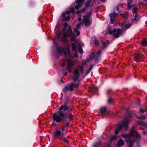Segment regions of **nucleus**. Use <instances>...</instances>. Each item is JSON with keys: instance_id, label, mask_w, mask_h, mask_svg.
<instances>
[{"instance_id": "f257e3e1", "label": "nucleus", "mask_w": 147, "mask_h": 147, "mask_svg": "<svg viewBox=\"0 0 147 147\" xmlns=\"http://www.w3.org/2000/svg\"><path fill=\"white\" fill-rule=\"evenodd\" d=\"M68 35L71 38V40L74 42L72 44L73 50L74 52H77L78 50L80 53H83V51L81 45L77 42H75L76 36L74 33H73L71 30V27L70 26H68V30L67 33H63L62 36L60 32L59 34H57V36L55 38L53 42H54L56 40H61L64 43H65L67 41Z\"/></svg>"}, {"instance_id": "f03ea898", "label": "nucleus", "mask_w": 147, "mask_h": 147, "mask_svg": "<svg viewBox=\"0 0 147 147\" xmlns=\"http://www.w3.org/2000/svg\"><path fill=\"white\" fill-rule=\"evenodd\" d=\"M57 51L60 54L62 53L64 54L67 61L68 71L69 72H71V69L74 65V62L71 59L72 57V56L70 53L69 46H67L66 47H58Z\"/></svg>"}, {"instance_id": "7ed1b4c3", "label": "nucleus", "mask_w": 147, "mask_h": 147, "mask_svg": "<svg viewBox=\"0 0 147 147\" xmlns=\"http://www.w3.org/2000/svg\"><path fill=\"white\" fill-rule=\"evenodd\" d=\"M121 136L124 138H128L126 142L129 145V147H131L133 146L136 140H139L141 138L138 132L133 129L129 132V134H122Z\"/></svg>"}, {"instance_id": "20e7f679", "label": "nucleus", "mask_w": 147, "mask_h": 147, "mask_svg": "<svg viewBox=\"0 0 147 147\" xmlns=\"http://www.w3.org/2000/svg\"><path fill=\"white\" fill-rule=\"evenodd\" d=\"M53 117V120L57 122L62 121L65 119V115L62 111H58L57 113H54Z\"/></svg>"}, {"instance_id": "39448f33", "label": "nucleus", "mask_w": 147, "mask_h": 147, "mask_svg": "<svg viewBox=\"0 0 147 147\" xmlns=\"http://www.w3.org/2000/svg\"><path fill=\"white\" fill-rule=\"evenodd\" d=\"M79 71L83 73V67L82 66H78L75 69L73 76L72 77V80L74 82L77 81L78 80L79 76Z\"/></svg>"}, {"instance_id": "423d86ee", "label": "nucleus", "mask_w": 147, "mask_h": 147, "mask_svg": "<svg viewBox=\"0 0 147 147\" xmlns=\"http://www.w3.org/2000/svg\"><path fill=\"white\" fill-rule=\"evenodd\" d=\"M102 53L101 50H99L96 52H92L90 55L89 57L87 58L85 61V63H88L92 61L93 59H96Z\"/></svg>"}, {"instance_id": "0eeeda50", "label": "nucleus", "mask_w": 147, "mask_h": 147, "mask_svg": "<svg viewBox=\"0 0 147 147\" xmlns=\"http://www.w3.org/2000/svg\"><path fill=\"white\" fill-rule=\"evenodd\" d=\"M91 13L92 11H90L89 13L84 16L82 23L86 26H90L91 24L92 20L90 16Z\"/></svg>"}, {"instance_id": "6e6552de", "label": "nucleus", "mask_w": 147, "mask_h": 147, "mask_svg": "<svg viewBox=\"0 0 147 147\" xmlns=\"http://www.w3.org/2000/svg\"><path fill=\"white\" fill-rule=\"evenodd\" d=\"M129 123V121L127 119H124L123 124V125H119L115 131V133L116 135H117L119 133V131H120L123 127L125 128V130H127L128 128L127 126Z\"/></svg>"}, {"instance_id": "1a4fd4ad", "label": "nucleus", "mask_w": 147, "mask_h": 147, "mask_svg": "<svg viewBox=\"0 0 147 147\" xmlns=\"http://www.w3.org/2000/svg\"><path fill=\"white\" fill-rule=\"evenodd\" d=\"M74 8L73 7H72L69 9V10L63 13L62 14V16L63 17L62 20L68 21L70 18V16H69V13H74Z\"/></svg>"}, {"instance_id": "9d476101", "label": "nucleus", "mask_w": 147, "mask_h": 147, "mask_svg": "<svg viewBox=\"0 0 147 147\" xmlns=\"http://www.w3.org/2000/svg\"><path fill=\"white\" fill-rule=\"evenodd\" d=\"M123 30L120 29H118L116 30V29H114L112 31L110 30H108L109 33L111 34H113L114 37L118 38L121 34L122 32H123Z\"/></svg>"}, {"instance_id": "9b49d317", "label": "nucleus", "mask_w": 147, "mask_h": 147, "mask_svg": "<svg viewBox=\"0 0 147 147\" xmlns=\"http://www.w3.org/2000/svg\"><path fill=\"white\" fill-rule=\"evenodd\" d=\"M80 80H79L78 81V82L75 83H72L69 86H66L65 88L63 89V91L64 92L67 90H69L70 91H72L73 89L75 88H78L79 85V82Z\"/></svg>"}, {"instance_id": "f8f14e48", "label": "nucleus", "mask_w": 147, "mask_h": 147, "mask_svg": "<svg viewBox=\"0 0 147 147\" xmlns=\"http://www.w3.org/2000/svg\"><path fill=\"white\" fill-rule=\"evenodd\" d=\"M61 130L58 129H56L55 131L53 133V136L56 138H58L61 136H63V133L61 132Z\"/></svg>"}, {"instance_id": "ddd939ff", "label": "nucleus", "mask_w": 147, "mask_h": 147, "mask_svg": "<svg viewBox=\"0 0 147 147\" xmlns=\"http://www.w3.org/2000/svg\"><path fill=\"white\" fill-rule=\"evenodd\" d=\"M92 1V0H89L86 3L85 5V7L82 10H79L76 12V13L78 14V15L79 16H80V12H84L88 8V7L89 6L90 3Z\"/></svg>"}, {"instance_id": "4468645a", "label": "nucleus", "mask_w": 147, "mask_h": 147, "mask_svg": "<svg viewBox=\"0 0 147 147\" xmlns=\"http://www.w3.org/2000/svg\"><path fill=\"white\" fill-rule=\"evenodd\" d=\"M59 110L61 111L63 110V111H69L71 110L70 106L67 105V104H65L62 105L61 107L59 108Z\"/></svg>"}, {"instance_id": "2eb2a0df", "label": "nucleus", "mask_w": 147, "mask_h": 147, "mask_svg": "<svg viewBox=\"0 0 147 147\" xmlns=\"http://www.w3.org/2000/svg\"><path fill=\"white\" fill-rule=\"evenodd\" d=\"M84 1V0H76L75 1L76 3V5L75 6L76 9L77 10L78 9L81 7Z\"/></svg>"}, {"instance_id": "dca6fc26", "label": "nucleus", "mask_w": 147, "mask_h": 147, "mask_svg": "<svg viewBox=\"0 0 147 147\" xmlns=\"http://www.w3.org/2000/svg\"><path fill=\"white\" fill-rule=\"evenodd\" d=\"M142 55L141 54H137L134 57V59L136 62L142 61Z\"/></svg>"}, {"instance_id": "f3484780", "label": "nucleus", "mask_w": 147, "mask_h": 147, "mask_svg": "<svg viewBox=\"0 0 147 147\" xmlns=\"http://www.w3.org/2000/svg\"><path fill=\"white\" fill-rule=\"evenodd\" d=\"M117 15V13H112L110 14L109 16L111 18V23L112 24H113L115 21V18Z\"/></svg>"}, {"instance_id": "a211bd4d", "label": "nucleus", "mask_w": 147, "mask_h": 147, "mask_svg": "<svg viewBox=\"0 0 147 147\" xmlns=\"http://www.w3.org/2000/svg\"><path fill=\"white\" fill-rule=\"evenodd\" d=\"M81 24V22L78 24H77L76 27L74 29V31L76 33V35L78 36H79L80 34V32L78 31V30L80 27Z\"/></svg>"}, {"instance_id": "6ab92c4d", "label": "nucleus", "mask_w": 147, "mask_h": 147, "mask_svg": "<svg viewBox=\"0 0 147 147\" xmlns=\"http://www.w3.org/2000/svg\"><path fill=\"white\" fill-rule=\"evenodd\" d=\"M132 25V23H129L127 24H122L121 25V26L123 28L127 30L130 28Z\"/></svg>"}, {"instance_id": "aec40b11", "label": "nucleus", "mask_w": 147, "mask_h": 147, "mask_svg": "<svg viewBox=\"0 0 147 147\" xmlns=\"http://www.w3.org/2000/svg\"><path fill=\"white\" fill-rule=\"evenodd\" d=\"M124 142L121 139H120L119 141L117 143V146H123L124 144Z\"/></svg>"}, {"instance_id": "412c9836", "label": "nucleus", "mask_w": 147, "mask_h": 147, "mask_svg": "<svg viewBox=\"0 0 147 147\" xmlns=\"http://www.w3.org/2000/svg\"><path fill=\"white\" fill-rule=\"evenodd\" d=\"M100 112L103 114H105L106 111V108L105 107H102L100 108Z\"/></svg>"}, {"instance_id": "4be33fe9", "label": "nucleus", "mask_w": 147, "mask_h": 147, "mask_svg": "<svg viewBox=\"0 0 147 147\" xmlns=\"http://www.w3.org/2000/svg\"><path fill=\"white\" fill-rule=\"evenodd\" d=\"M142 44L144 46L147 47V39H145L143 40L142 42Z\"/></svg>"}, {"instance_id": "5701e85b", "label": "nucleus", "mask_w": 147, "mask_h": 147, "mask_svg": "<svg viewBox=\"0 0 147 147\" xmlns=\"http://www.w3.org/2000/svg\"><path fill=\"white\" fill-rule=\"evenodd\" d=\"M132 2V1L131 0H128L127 1V6L128 9H131L132 7L130 5L131 3Z\"/></svg>"}, {"instance_id": "b1692460", "label": "nucleus", "mask_w": 147, "mask_h": 147, "mask_svg": "<svg viewBox=\"0 0 147 147\" xmlns=\"http://www.w3.org/2000/svg\"><path fill=\"white\" fill-rule=\"evenodd\" d=\"M69 126V123H67L65 125H64L63 127L61 129V131H63L65 130V127H67Z\"/></svg>"}, {"instance_id": "393cba45", "label": "nucleus", "mask_w": 147, "mask_h": 147, "mask_svg": "<svg viewBox=\"0 0 147 147\" xmlns=\"http://www.w3.org/2000/svg\"><path fill=\"white\" fill-rule=\"evenodd\" d=\"M140 18L139 16L138 15H136L135 16V17L133 20V21L134 22H135V20H138Z\"/></svg>"}, {"instance_id": "a878e982", "label": "nucleus", "mask_w": 147, "mask_h": 147, "mask_svg": "<svg viewBox=\"0 0 147 147\" xmlns=\"http://www.w3.org/2000/svg\"><path fill=\"white\" fill-rule=\"evenodd\" d=\"M102 47L103 48H105L107 47V46L108 45V43L105 42H102Z\"/></svg>"}, {"instance_id": "bb28decb", "label": "nucleus", "mask_w": 147, "mask_h": 147, "mask_svg": "<svg viewBox=\"0 0 147 147\" xmlns=\"http://www.w3.org/2000/svg\"><path fill=\"white\" fill-rule=\"evenodd\" d=\"M138 123L139 125L144 126L145 125V123L142 121H138Z\"/></svg>"}, {"instance_id": "cd10ccee", "label": "nucleus", "mask_w": 147, "mask_h": 147, "mask_svg": "<svg viewBox=\"0 0 147 147\" xmlns=\"http://www.w3.org/2000/svg\"><path fill=\"white\" fill-rule=\"evenodd\" d=\"M108 102L110 104H113V100L112 98H109L108 100Z\"/></svg>"}, {"instance_id": "c85d7f7f", "label": "nucleus", "mask_w": 147, "mask_h": 147, "mask_svg": "<svg viewBox=\"0 0 147 147\" xmlns=\"http://www.w3.org/2000/svg\"><path fill=\"white\" fill-rule=\"evenodd\" d=\"M68 117L70 120H72L74 117L73 116L71 113H69V114Z\"/></svg>"}, {"instance_id": "c756f323", "label": "nucleus", "mask_w": 147, "mask_h": 147, "mask_svg": "<svg viewBox=\"0 0 147 147\" xmlns=\"http://www.w3.org/2000/svg\"><path fill=\"white\" fill-rule=\"evenodd\" d=\"M147 110L145 108H141L140 109V111L142 113H143L146 111Z\"/></svg>"}, {"instance_id": "7c9ffc66", "label": "nucleus", "mask_w": 147, "mask_h": 147, "mask_svg": "<svg viewBox=\"0 0 147 147\" xmlns=\"http://www.w3.org/2000/svg\"><path fill=\"white\" fill-rule=\"evenodd\" d=\"M138 10V8L136 7H134L133 8V11L135 13H136Z\"/></svg>"}, {"instance_id": "2f4dec72", "label": "nucleus", "mask_w": 147, "mask_h": 147, "mask_svg": "<svg viewBox=\"0 0 147 147\" xmlns=\"http://www.w3.org/2000/svg\"><path fill=\"white\" fill-rule=\"evenodd\" d=\"M93 67V65L92 64H91L89 66V71L88 72V73H89L92 69V68Z\"/></svg>"}, {"instance_id": "473e14b6", "label": "nucleus", "mask_w": 147, "mask_h": 147, "mask_svg": "<svg viewBox=\"0 0 147 147\" xmlns=\"http://www.w3.org/2000/svg\"><path fill=\"white\" fill-rule=\"evenodd\" d=\"M63 26H64V27H65V28H63V31H64L65 30V29H66V27L67 26V23H64L63 24Z\"/></svg>"}, {"instance_id": "72a5a7b5", "label": "nucleus", "mask_w": 147, "mask_h": 147, "mask_svg": "<svg viewBox=\"0 0 147 147\" xmlns=\"http://www.w3.org/2000/svg\"><path fill=\"white\" fill-rule=\"evenodd\" d=\"M94 90V87H91L90 89H89V91L91 92H92Z\"/></svg>"}, {"instance_id": "f704fd0d", "label": "nucleus", "mask_w": 147, "mask_h": 147, "mask_svg": "<svg viewBox=\"0 0 147 147\" xmlns=\"http://www.w3.org/2000/svg\"><path fill=\"white\" fill-rule=\"evenodd\" d=\"M100 144V142H99L98 143L95 144L93 145V147H96Z\"/></svg>"}, {"instance_id": "c9c22d12", "label": "nucleus", "mask_w": 147, "mask_h": 147, "mask_svg": "<svg viewBox=\"0 0 147 147\" xmlns=\"http://www.w3.org/2000/svg\"><path fill=\"white\" fill-rule=\"evenodd\" d=\"M138 118L139 119H145L146 118V117L145 116H142L140 117H138Z\"/></svg>"}, {"instance_id": "e433bc0d", "label": "nucleus", "mask_w": 147, "mask_h": 147, "mask_svg": "<svg viewBox=\"0 0 147 147\" xmlns=\"http://www.w3.org/2000/svg\"><path fill=\"white\" fill-rule=\"evenodd\" d=\"M62 140L65 143H66L67 144H69L68 142L67 141V140L65 138H63L62 139Z\"/></svg>"}, {"instance_id": "4c0bfd02", "label": "nucleus", "mask_w": 147, "mask_h": 147, "mask_svg": "<svg viewBox=\"0 0 147 147\" xmlns=\"http://www.w3.org/2000/svg\"><path fill=\"white\" fill-rule=\"evenodd\" d=\"M98 43H99L98 41L96 40H95L94 41L95 44L96 45H98Z\"/></svg>"}, {"instance_id": "58836bf2", "label": "nucleus", "mask_w": 147, "mask_h": 147, "mask_svg": "<svg viewBox=\"0 0 147 147\" xmlns=\"http://www.w3.org/2000/svg\"><path fill=\"white\" fill-rule=\"evenodd\" d=\"M120 6V7H121V5H119L117 7H116V10L118 11H119V7Z\"/></svg>"}, {"instance_id": "ea45409f", "label": "nucleus", "mask_w": 147, "mask_h": 147, "mask_svg": "<svg viewBox=\"0 0 147 147\" xmlns=\"http://www.w3.org/2000/svg\"><path fill=\"white\" fill-rule=\"evenodd\" d=\"M78 20L79 21H80L81 20V18L80 17H79L78 19Z\"/></svg>"}, {"instance_id": "a19ab883", "label": "nucleus", "mask_w": 147, "mask_h": 147, "mask_svg": "<svg viewBox=\"0 0 147 147\" xmlns=\"http://www.w3.org/2000/svg\"><path fill=\"white\" fill-rule=\"evenodd\" d=\"M74 56L75 57H78V55L77 54H76V53H75L74 54Z\"/></svg>"}, {"instance_id": "79ce46f5", "label": "nucleus", "mask_w": 147, "mask_h": 147, "mask_svg": "<svg viewBox=\"0 0 147 147\" xmlns=\"http://www.w3.org/2000/svg\"><path fill=\"white\" fill-rule=\"evenodd\" d=\"M121 16L122 17H123V18H124L125 16V15L124 14H122V15H121Z\"/></svg>"}, {"instance_id": "37998d69", "label": "nucleus", "mask_w": 147, "mask_h": 147, "mask_svg": "<svg viewBox=\"0 0 147 147\" xmlns=\"http://www.w3.org/2000/svg\"><path fill=\"white\" fill-rule=\"evenodd\" d=\"M64 63H63V66H64L65 65V64H64L65 63V61L64 60Z\"/></svg>"}, {"instance_id": "c03bdc74", "label": "nucleus", "mask_w": 147, "mask_h": 147, "mask_svg": "<svg viewBox=\"0 0 147 147\" xmlns=\"http://www.w3.org/2000/svg\"><path fill=\"white\" fill-rule=\"evenodd\" d=\"M100 1H102L103 2H105L106 1V0H100Z\"/></svg>"}, {"instance_id": "a18cd8bd", "label": "nucleus", "mask_w": 147, "mask_h": 147, "mask_svg": "<svg viewBox=\"0 0 147 147\" xmlns=\"http://www.w3.org/2000/svg\"><path fill=\"white\" fill-rule=\"evenodd\" d=\"M116 138V136H114L113 137V140L115 139V138Z\"/></svg>"}, {"instance_id": "49530a36", "label": "nucleus", "mask_w": 147, "mask_h": 147, "mask_svg": "<svg viewBox=\"0 0 147 147\" xmlns=\"http://www.w3.org/2000/svg\"><path fill=\"white\" fill-rule=\"evenodd\" d=\"M144 3H140V4H142V5H145V4H144Z\"/></svg>"}, {"instance_id": "de8ad7c7", "label": "nucleus", "mask_w": 147, "mask_h": 147, "mask_svg": "<svg viewBox=\"0 0 147 147\" xmlns=\"http://www.w3.org/2000/svg\"><path fill=\"white\" fill-rule=\"evenodd\" d=\"M144 4H145L146 5V6H147V2L146 3H144Z\"/></svg>"}, {"instance_id": "09e8293b", "label": "nucleus", "mask_w": 147, "mask_h": 147, "mask_svg": "<svg viewBox=\"0 0 147 147\" xmlns=\"http://www.w3.org/2000/svg\"><path fill=\"white\" fill-rule=\"evenodd\" d=\"M145 23L147 25V21H146V22H145Z\"/></svg>"}, {"instance_id": "8fccbe9b", "label": "nucleus", "mask_w": 147, "mask_h": 147, "mask_svg": "<svg viewBox=\"0 0 147 147\" xmlns=\"http://www.w3.org/2000/svg\"><path fill=\"white\" fill-rule=\"evenodd\" d=\"M145 1H147V0H143Z\"/></svg>"}, {"instance_id": "3c124183", "label": "nucleus", "mask_w": 147, "mask_h": 147, "mask_svg": "<svg viewBox=\"0 0 147 147\" xmlns=\"http://www.w3.org/2000/svg\"><path fill=\"white\" fill-rule=\"evenodd\" d=\"M108 147H110L109 146H108Z\"/></svg>"}, {"instance_id": "603ef678", "label": "nucleus", "mask_w": 147, "mask_h": 147, "mask_svg": "<svg viewBox=\"0 0 147 147\" xmlns=\"http://www.w3.org/2000/svg\"><path fill=\"white\" fill-rule=\"evenodd\" d=\"M83 63H84V62H83Z\"/></svg>"}, {"instance_id": "864d4df0", "label": "nucleus", "mask_w": 147, "mask_h": 147, "mask_svg": "<svg viewBox=\"0 0 147 147\" xmlns=\"http://www.w3.org/2000/svg\"><path fill=\"white\" fill-rule=\"evenodd\" d=\"M51 147H52L51 146Z\"/></svg>"}]
</instances>
